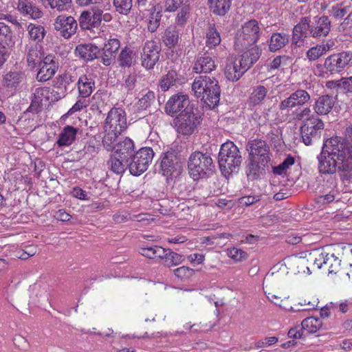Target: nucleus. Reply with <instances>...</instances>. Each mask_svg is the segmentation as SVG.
<instances>
[{"label": "nucleus", "mask_w": 352, "mask_h": 352, "mask_svg": "<svg viewBox=\"0 0 352 352\" xmlns=\"http://www.w3.org/2000/svg\"><path fill=\"white\" fill-rule=\"evenodd\" d=\"M288 42L287 35L274 33L270 38L269 49L271 52H276L285 46Z\"/></svg>", "instance_id": "38"}, {"label": "nucleus", "mask_w": 352, "mask_h": 352, "mask_svg": "<svg viewBox=\"0 0 352 352\" xmlns=\"http://www.w3.org/2000/svg\"><path fill=\"white\" fill-rule=\"evenodd\" d=\"M155 93L152 91H148L145 94L139 99L138 102V107L141 110H146L151 107L155 100Z\"/></svg>", "instance_id": "51"}, {"label": "nucleus", "mask_w": 352, "mask_h": 352, "mask_svg": "<svg viewBox=\"0 0 352 352\" xmlns=\"http://www.w3.org/2000/svg\"><path fill=\"white\" fill-rule=\"evenodd\" d=\"M13 342L21 350L27 351L30 347L28 340L21 335H16L13 338Z\"/></svg>", "instance_id": "58"}, {"label": "nucleus", "mask_w": 352, "mask_h": 352, "mask_svg": "<svg viewBox=\"0 0 352 352\" xmlns=\"http://www.w3.org/2000/svg\"><path fill=\"white\" fill-rule=\"evenodd\" d=\"M201 116L197 110L194 111L192 107L182 111L175 119V124L179 133L190 135L197 131L201 122Z\"/></svg>", "instance_id": "6"}, {"label": "nucleus", "mask_w": 352, "mask_h": 352, "mask_svg": "<svg viewBox=\"0 0 352 352\" xmlns=\"http://www.w3.org/2000/svg\"><path fill=\"white\" fill-rule=\"evenodd\" d=\"M268 166V164L261 162V160L249 157V163L247 166V175L252 177V179H256L260 174L265 171V168Z\"/></svg>", "instance_id": "32"}, {"label": "nucleus", "mask_w": 352, "mask_h": 352, "mask_svg": "<svg viewBox=\"0 0 352 352\" xmlns=\"http://www.w3.org/2000/svg\"><path fill=\"white\" fill-rule=\"evenodd\" d=\"M113 5L117 12L127 15L133 7V0H113Z\"/></svg>", "instance_id": "47"}, {"label": "nucleus", "mask_w": 352, "mask_h": 352, "mask_svg": "<svg viewBox=\"0 0 352 352\" xmlns=\"http://www.w3.org/2000/svg\"><path fill=\"white\" fill-rule=\"evenodd\" d=\"M232 0H208L210 10L219 16H225L230 9Z\"/></svg>", "instance_id": "34"}, {"label": "nucleus", "mask_w": 352, "mask_h": 352, "mask_svg": "<svg viewBox=\"0 0 352 352\" xmlns=\"http://www.w3.org/2000/svg\"><path fill=\"white\" fill-rule=\"evenodd\" d=\"M301 138L303 143L307 145H311L313 141L320 138L321 133L316 132L315 131H309L308 127L307 129H300Z\"/></svg>", "instance_id": "53"}, {"label": "nucleus", "mask_w": 352, "mask_h": 352, "mask_svg": "<svg viewBox=\"0 0 352 352\" xmlns=\"http://www.w3.org/2000/svg\"><path fill=\"white\" fill-rule=\"evenodd\" d=\"M160 45L153 41L147 40L142 46L141 52V64L146 69H153L160 60Z\"/></svg>", "instance_id": "9"}, {"label": "nucleus", "mask_w": 352, "mask_h": 352, "mask_svg": "<svg viewBox=\"0 0 352 352\" xmlns=\"http://www.w3.org/2000/svg\"><path fill=\"white\" fill-rule=\"evenodd\" d=\"M37 66L39 67V69L37 72L36 79L41 82L50 80L58 68L56 58L52 54L43 57Z\"/></svg>", "instance_id": "16"}, {"label": "nucleus", "mask_w": 352, "mask_h": 352, "mask_svg": "<svg viewBox=\"0 0 352 352\" xmlns=\"http://www.w3.org/2000/svg\"><path fill=\"white\" fill-rule=\"evenodd\" d=\"M308 127L309 130H313L316 132L321 133L324 129V123L321 119L318 118L317 115L311 117L310 119H307L305 122L302 123L300 129H307Z\"/></svg>", "instance_id": "42"}, {"label": "nucleus", "mask_w": 352, "mask_h": 352, "mask_svg": "<svg viewBox=\"0 0 352 352\" xmlns=\"http://www.w3.org/2000/svg\"><path fill=\"white\" fill-rule=\"evenodd\" d=\"M188 168L189 174L193 179L199 180L212 175L214 164L210 155L196 151L190 155Z\"/></svg>", "instance_id": "4"}, {"label": "nucleus", "mask_w": 352, "mask_h": 352, "mask_svg": "<svg viewBox=\"0 0 352 352\" xmlns=\"http://www.w3.org/2000/svg\"><path fill=\"white\" fill-rule=\"evenodd\" d=\"M75 52L80 58L88 61L100 58V50L92 44H84L77 45Z\"/></svg>", "instance_id": "25"}, {"label": "nucleus", "mask_w": 352, "mask_h": 352, "mask_svg": "<svg viewBox=\"0 0 352 352\" xmlns=\"http://www.w3.org/2000/svg\"><path fill=\"white\" fill-rule=\"evenodd\" d=\"M335 98L332 96L323 95L315 102L314 109L317 115H327L333 109Z\"/></svg>", "instance_id": "26"}, {"label": "nucleus", "mask_w": 352, "mask_h": 352, "mask_svg": "<svg viewBox=\"0 0 352 352\" xmlns=\"http://www.w3.org/2000/svg\"><path fill=\"white\" fill-rule=\"evenodd\" d=\"M246 72L243 66H239L237 59L228 63L225 68V75L230 81H237Z\"/></svg>", "instance_id": "27"}, {"label": "nucleus", "mask_w": 352, "mask_h": 352, "mask_svg": "<svg viewBox=\"0 0 352 352\" xmlns=\"http://www.w3.org/2000/svg\"><path fill=\"white\" fill-rule=\"evenodd\" d=\"M311 96L306 90L298 89L280 102L279 109L281 111L289 113L298 107H302L309 102Z\"/></svg>", "instance_id": "12"}, {"label": "nucleus", "mask_w": 352, "mask_h": 352, "mask_svg": "<svg viewBox=\"0 0 352 352\" xmlns=\"http://www.w3.org/2000/svg\"><path fill=\"white\" fill-rule=\"evenodd\" d=\"M221 38L214 23H209L206 32V45L210 49L214 48L221 43Z\"/></svg>", "instance_id": "31"}, {"label": "nucleus", "mask_w": 352, "mask_h": 352, "mask_svg": "<svg viewBox=\"0 0 352 352\" xmlns=\"http://www.w3.org/2000/svg\"><path fill=\"white\" fill-rule=\"evenodd\" d=\"M137 81L136 75H129L125 80L123 86L127 89V91H131L135 86Z\"/></svg>", "instance_id": "64"}, {"label": "nucleus", "mask_w": 352, "mask_h": 352, "mask_svg": "<svg viewBox=\"0 0 352 352\" xmlns=\"http://www.w3.org/2000/svg\"><path fill=\"white\" fill-rule=\"evenodd\" d=\"M311 24L308 18H302L293 30L292 43L300 46L303 39L310 35Z\"/></svg>", "instance_id": "22"}, {"label": "nucleus", "mask_w": 352, "mask_h": 352, "mask_svg": "<svg viewBox=\"0 0 352 352\" xmlns=\"http://www.w3.org/2000/svg\"><path fill=\"white\" fill-rule=\"evenodd\" d=\"M14 43V36L10 28L0 23V46L12 47Z\"/></svg>", "instance_id": "36"}, {"label": "nucleus", "mask_w": 352, "mask_h": 352, "mask_svg": "<svg viewBox=\"0 0 352 352\" xmlns=\"http://www.w3.org/2000/svg\"><path fill=\"white\" fill-rule=\"evenodd\" d=\"M77 84L79 94L82 98H87L93 92V89L95 86L94 80L85 75H83L79 78Z\"/></svg>", "instance_id": "35"}, {"label": "nucleus", "mask_w": 352, "mask_h": 352, "mask_svg": "<svg viewBox=\"0 0 352 352\" xmlns=\"http://www.w3.org/2000/svg\"><path fill=\"white\" fill-rule=\"evenodd\" d=\"M53 92L50 87H38L35 89L31 104L28 111L37 113L41 111L44 102L57 100L58 98H52Z\"/></svg>", "instance_id": "17"}, {"label": "nucleus", "mask_w": 352, "mask_h": 352, "mask_svg": "<svg viewBox=\"0 0 352 352\" xmlns=\"http://www.w3.org/2000/svg\"><path fill=\"white\" fill-rule=\"evenodd\" d=\"M291 111L292 116L294 120L302 121V122H305V120H307V119H310L311 117L315 116L314 114L311 113V111L309 107L302 109L301 107H298Z\"/></svg>", "instance_id": "50"}, {"label": "nucleus", "mask_w": 352, "mask_h": 352, "mask_svg": "<svg viewBox=\"0 0 352 352\" xmlns=\"http://www.w3.org/2000/svg\"><path fill=\"white\" fill-rule=\"evenodd\" d=\"M19 8L23 13L30 15L34 19H39L42 16V12L36 6L25 0L19 2Z\"/></svg>", "instance_id": "39"}, {"label": "nucleus", "mask_w": 352, "mask_h": 352, "mask_svg": "<svg viewBox=\"0 0 352 352\" xmlns=\"http://www.w3.org/2000/svg\"><path fill=\"white\" fill-rule=\"evenodd\" d=\"M127 127L125 112L120 108H113L108 113L104 128L122 133Z\"/></svg>", "instance_id": "14"}, {"label": "nucleus", "mask_w": 352, "mask_h": 352, "mask_svg": "<svg viewBox=\"0 0 352 352\" xmlns=\"http://www.w3.org/2000/svg\"><path fill=\"white\" fill-rule=\"evenodd\" d=\"M246 149L249 157L261 160V163L268 164L270 161V148L267 142L261 139L249 140Z\"/></svg>", "instance_id": "11"}, {"label": "nucleus", "mask_w": 352, "mask_h": 352, "mask_svg": "<svg viewBox=\"0 0 352 352\" xmlns=\"http://www.w3.org/2000/svg\"><path fill=\"white\" fill-rule=\"evenodd\" d=\"M54 29L65 38H70L76 32L77 21L74 17L65 15L58 16L54 23Z\"/></svg>", "instance_id": "18"}, {"label": "nucleus", "mask_w": 352, "mask_h": 352, "mask_svg": "<svg viewBox=\"0 0 352 352\" xmlns=\"http://www.w3.org/2000/svg\"><path fill=\"white\" fill-rule=\"evenodd\" d=\"M102 10L100 9L83 11L79 18V24L83 30L98 28L102 21Z\"/></svg>", "instance_id": "19"}, {"label": "nucleus", "mask_w": 352, "mask_h": 352, "mask_svg": "<svg viewBox=\"0 0 352 352\" xmlns=\"http://www.w3.org/2000/svg\"><path fill=\"white\" fill-rule=\"evenodd\" d=\"M104 129L106 134L102 139V144L107 150H112L115 148L113 144L116 141L118 135H120L122 133H117L116 131L109 129Z\"/></svg>", "instance_id": "48"}, {"label": "nucleus", "mask_w": 352, "mask_h": 352, "mask_svg": "<svg viewBox=\"0 0 352 352\" xmlns=\"http://www.w3.org/2000/svg\"><path fill=\"white\" fill-rule=\"evenodd\" d=\"M78 129L72 126H65L59 135L57 144L59 146H69L76 138Z\"/></svg>", "instance_id": "33"}, {"label": "nucleus", "mask_w": 352, "mask_h": 352, "mask_svg": "<svg viewBox=\"0 0 352 352\" xmlns=\"http://www.w3.org/2000/svg\"><path fill=\"white\" fill-rule=\"evenodd\" d=\"M216 68L214 60L207 54L197 56L192 67L197 74L210 73Z\"/></svg>", "instance_id": "23"}, {"label": "nucleus", "mask_w": 352, "mask_h": 352, "mask_svg": "<svg viewBox=\"0 0 352 352\" xmlns=\"http://www.w3.org/2000/svg\"><path fill=\"white\" fill-rule=\"evenodd\" d=\"M277 342H278V338H276L275 336L267 337V338H265L262 340L257 342L256 344V346L258 348L266 347V346H271Z\"/></svg>", "instance_id": "63"}, {"label": "nucleus", "mask_w": 352, "mask_h": 352, "mask_svg": "<svg viewBox=\"0 0 352 352\" xmlns=\"http://www.w3.org/2000/svg\"><path fill=\"white\" fill-rule=\"evenodd\" d=\"M154 157V152L150 147H144L132 155L129 161V170L131 175H140L145 172Z\"/></svg>", "instance_id": "7"}, {"label": "nucleus", "mask_w": 352, "mask_h": 352, "mask_svg": "<svg viewBox=\"0 0 352 352\" xmlns=\"http://www.w3.org/2000/svg\"><path fill=\"white\" fill-rule=\"evenodd\" d=\"M189 0H166V10L168 12H175L178 8H182L184 6H189Z\"/></svg>", "instance_id": "55"}, {"label": "nucleus", "mask_w": 352, "mask_h": 352, "mask_svg": "<svg viewBox=\"0 0 352 352\" xmlns=\"http://www.w3.org/2000/svg\"><path fill=\"white\" fill-rule=\"evenodd\" d=\"M336 84L338 88L342 89L345 93H352V76L342 78L336 81Z\"/></svg>", "instance_id": "57"}, {"label": "nucleus", "mask_w": 352, "mask_h": 352, "mask_svg": "<svg viewBox=\"0 0 352 352\" xmlns=\"http://www.w3.org/2000/svg\"><path fill=\"white\" fill-rule=\"evenodd\" d=\"M301 325L308 333H314L322 328V323L320 318L309 317L302 320Z\"/></svg>", "instance_id": "40"}, {"label": "nucleus", "mask_w": 352, "mask_h": 352, "mask_svg": "<svg viewBox=\"0 0 352 352\" xmlns=\"http://www.w3.org/2000/svg\"><path fill=\"white\" fill-rule=\"evenodd\" d=\"M129 160L113 154L108 160L107 164L111 170L116 174H122L126 168H129Z\"/></svg>", "instance_id": "29"}, {"label": "nucleus", "mask_w": 352, "mask_h": 352, "mask_svg": "<svg viewBox=\"0 0 352 352\" xmlns=\"http://www.w3.org/2000/svg\"><path fill=\"white\" fill-rule=\"evenodd\" d=\"M329 14L336 19H342L346 14V9L341 6H333L329 11Z\"/></svg>", "instance_id": "59"}, {"label": "nucleus", "mask_w": 352, "mask_h": 352, "mask_svg": "<svg viewBox=\"0 0 352 352\" xmlns=\"http://www.w3.org/2000/svg\"><path fill=\"white\" fill-rule=\"evenodd\" d=\"M250 49L245 50L239 59H237L239 63V66L243 67L247 71L248 70L259 58L261 51L256 45H252Z\"/></svg>", "instance_id": "24"}, {"label": "nucleus", "mask_w": 352, "mask_h": 352, "mask_svg": "<svg viewBox=\"0 0 352 352\" xmlns=\"http://www.w3.org/2000/svg\"><path fill=\"white\" fill-rule=\"evenodd\" d=\"M30 37L34 41H41L45 35V31L43 26L30 24L28 27Z\"/></svg>", "instance_id": "49"}, {"label": "nucleus", "mask_w": 352, "mask_h": 352, "mask_svg": "<svg viewBox=\"0 0 352 352\" xmlns=\"http://www.w3.org/2000/svg\"><path fill=\"white\" fill-rule=\"evenodd\" d=\"M338 140H341V138H338ZM341 144H344V145L350 150H352V124L347 127L345 131V138L342 141H340Z\"/></svg>", "instance_id": "62"}, {"label": "nucleus", "mask_w": 352, "mask_h": 352, "mask_svg": "<svg viewBox=\"0 0 352 352\" xmlns=\"http://www.w3.org/2000/svg\"><path fill=\"white\" fill-rule=\"evenodd\" d=\"M259 30L258 22L256 20H250L245 23L236 34L234 43V49L238 51H243L254 45L259 36Z\"/></svg>", "instance_id": "5"}, {"label": "nucleus", "mask_w": 352, "mask_h": 352, "mask_svg": "<svg viewBox=\"0 0 352 352\" xmlns=\"http://www.w3.org/2000/svg\"><path fill=\"white\" fill-rule=\"evenodd\" d=\"M341 144L336 137L326 142L318 156V170L322 174H333L337 171L344 176L352 172V150Z\"/></svg>", "instance_id": "1"}, {"label": "nucleus", "mask_w": 352, "mask_h": 352, "mask_svg": "<svg viewBox=\"0 0 352 352\" xmlns=\"http://www.w3.org/2000/svg\"><path fill=\"white\" fill-rule=\"evenodd\" d=\"M329 50V47L325 44L317 45L311 47L306 53L307 58L310 61L318 60Z\"/></svg>", "instance_id": "43"}, {"label": "nucleus", "mask_w": 352, "mask_h": 352, "mask_svg": "<svg viewBox=\"0 0 352 352\" xmlns=\"http://www.w3.org/2000/svg\"><path fill=\"white\" fill-rule=\"evenodd\" d=\"M22 78V73L18 72H10L3 76V85L7 88H16Z\"/></svg>", "instance_id": "41"}, {"label": "nucleus", "mask_w": 352, "mask_h": 352, "mask_svg": "<svg viewBox=\"0 0 352 352\" xmlns=\"http://www.w3.org/2000/svg\"><path fill=\"white\" fill-rule=\"evenodd\" d=\"M182 169L180 156L175 151H168L161 156L160 172L167 179L175 173L178 174Z\"/></svg>", "instance_id": "10"}, {"label": "nucleus", "mask_w": 352, "mask_h": 352, "mask_svg": "<svg viewBox=\"0 0 352 352\" xmlns=\"http://www.w3.org/2000/svg\"><path fill=\"white\" fill-rule=\"evenodd\" d=\"M179 79L178 78L177 73L176 71L171 69L164 76L159 82V85L163 91H168L172 86L175 85V83L179 82Z\"/></svg>", "instance_id": "37"}, {"label": "nucleus", "mask_w": 352, "mask_h": 352, "mask_svg": "<svg viewBox=\"0 0 352 352\" xmlns=\"http://www.w3.org/2000/svg\"><path fill=\"white\" fill-rule=\"evenodd\" d=\"M195 96L210 109L218 106L221 97V88L217 79L213 76H199L192 83Z\"/></svg>", "instance_id": "2"}, {"label": "nucleus", "mask_w": 352, "mask_h": 352, "mask_svg": "<svg viewBox=\"0 0 352 352\" xmlns=\"http://www.w3.org/2000/svg\"><path fill=\"white\" fill-rule=\"evenodd\" d=\"M162 43L169 49L175 48L179 41V31L175 26L168 27L162 36Z\"/></svg>", "instance_id": "30"}, {"label": "nucleus", "mask_w": 352, "mask_h": 352, "mask_svg": "<svg viewBox=\"0 0 352 352\" xmlns=\"http://www.w3.org/2000/svg\"><path fill=\"white\" fill-rule=\"evenodd\" d=\"M42 1L47 3L51 8L58 11L67 10L71 3V0H42Z\"/></svg>", "instance_id": "54"}, {"label": "nucleus", "mask_w": 352, "mask_h": 352, "mask_svg": "<svg viewBox=\"0 0 352 352\" xmlns=\"http://www.w3.org/2000/svg\"><path fill=\"white\" fill-rule=\"evenodd\" d=\"M162 16L160 12H153L150 14L147 23V29L150 32H156L160 26Z\"/></svg>", "instance_id": "52"}, {"label": "nucleus", "mask_w": 352, "mask_h": 352, "mask_svg": "<svg viewBox=\"0 0 352 352\" xmlns=\"http://www.w3.org/2000/svg\"><path fill=\"white\" fill-rule=\"evenodd\" d=\"M43 52L37 46L31 47L27 54V61L28 65L32 67L37 66L43 58Z\"/></svg>", "instance_id": "44"}, {"label": "nucleus", "mask_w": 352, "mask_h": 352, "mask_svg": "<svg viewBox=\"0 0 352 352\" xmlns=\"http://www.w3.org/2000/svg\"><path fill=\"white\" fill-rule=\"evenodd\" d=\"M242 161L241 152L232 142L228 141L221 146L218 163L225 176H230L233 173H238Z\"/></svg>", "instance_id": "3"}, {"label": "nucleus", "mask_w": 352, "mask_h": 352, "mask_svg": "<svg viewBox=\"0 0 352 352\" xmlns=\"http://www.w3.org/2000/svg\"><path fill=\"white\" fill-rule=\"evenodd\" d=\"M190 100L188 95L182 93H177L168 100L165 104L164 111L170 116H174L179 112L186 111L187 108H190Z\"/></svg>", "instance_id": "15"}, {"label": "nucleus", "mask_w": 352, "mask_h": 352, "mask_svg": "<svg viewBox=\"0 0 352 352\" xmlns=\"http://www.w3.org/2000/svg\"><path fill=\"white\" fill-rule=\"evenodd\" d=\"M228 254L230 258L236 261H242L247 256V254L244 251L235 248L229 250Z\"/></svg>", "instance_id": "61"}, {"label": "nucleus", "mask_w": 352, "mask_h": 352, "mask_svg": "<svg viewBox=\"0 0 352 352\" xmlns=\"http://www.w3.org/2000/svg\"><path fill=\"white\" fill-rule=\"evenodd\" d=\"M341 263V260L334 254L326 252L316 253L313 263V267L324 269L329 274H336Z\"/></svg>", "instance_id": "13"}, {"label": "nucleus", "mask_w": 352, "mask_h": 352, "mask_svg": "<svg viewBox=\"0 0 352 352\" xmlns=\"http://www.w3.org/2000/svg\"><path fill=\"white\" fill-rule=\"evenodd\" d=\"M311 23L310 36L314 38L326 36L331 30V21L327 16L314 17Z\"/></svg>", "instance_id": "21"}, {"label": "nucleus", "mask_w": 352, "mask_h": 352, "mask_svg": "<svg viewBox=\"0 0 352 352\" xmlns=\"http://www.w3.org/2000/svg\"><path fill=\"white\" fill-rule=\"evenodd\" d=\"M120 47V42L116 38H110L104 43L102 52H100V58L103 65H110L115 60L116 54Z\"/></svg>", "instance_id": "20"}, {"label": "nucleus", "mask_w": 352, "mask_h": 352, "mask_svg": "<svg viewBox=\"0 0 352 352\" xmlns=\"http://www.w3.org/2000/svg\"><path fill=\"white\" fill-rule=\"evenodd\" d=\"M267 94V89L262 85L257 86L250 97V103L254 106L257 105L263 102Z\"/></svg>", "instance_id": "45"}, {"label": "nucleus", "mask_w": 352, "mask_h": 352, "mask_svg": "<svg viewBox=\"0 0 352 352\" xmlns=\"http://www.w3.org/2000/svg\"><path fill=\"white\" fill-rule=\"evenodd\" d=\"M114 148L116 149L114 154L124 157L129 160L134 154V144L129 138H125L122 141L119 142Z\"/></svg>", "instance_id": "28"}, {"label": "nucleus", "mask_w": 352, "mask_h": 352, "mask_svg": "<svg viewBox=\"0 0 352 352\" xmlns=\"http://www.w3.org/2000/svg\"><path fill=\"white\" fill-rule=\"evenodd\" d=\"M182 261L183 256L182 255L169 250L166 257L165 265L168 267L177 265L181 263Z\"/></svg>", "instance_id": "56"}, {"label": "nucleus", "mask_w": 352, "mask_h": 352, "mask_svg": "<svg viewBox=\"0 0 352 352\" xmlns=\"http://www.w3.org/2000/svg\"><path fill=\"white\" fill-rule=\"evenodd\" d=\"M133 51L129 47H125L121 50L118 56L119 65L121 67H130L133 63Z\"/></svg>", "instance_id": "46"}, {"label": "nucleus", "mask_w": 352, "mask_h": 352, "mask_svg": "<svg viewBox=\"0 0 352 352\" xmlns=\"http://www.w3.org/2000/svg\"><path fill=\"white\" fill-rule=\"evenodd\" d=\"M352 59V53L342 52L329 56L324 60V68L327 74H338L342 72Z\"/></svg>", "instance_id": "8"}, {"label": "nucleus", "mask_w": 352, "mask_h": 352, "mask_svg": "<svg viewBox=\"0 0 352 352\" xmlns=\"http://www.w3.org/2000/svg\"><path fill=\"white\" fill-rule=\"evenodd\" d=\"M190 8L189 6H184L180 10L179 13L177 14V16L176 19L177 23L180 25H183L186 23L187 19V15L189 12Z\"/></svg>", "instance_id": "60"}]
</instances>
